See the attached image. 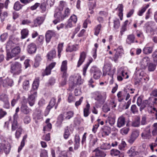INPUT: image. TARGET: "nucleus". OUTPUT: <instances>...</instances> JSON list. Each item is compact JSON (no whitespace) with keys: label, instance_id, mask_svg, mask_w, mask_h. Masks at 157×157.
Here are the masks:
<instances>
[{"label":"nucleus","instance_id":"nucleus-19","mask_svg":"<svg viewBox=\"0 0 157 157\" xmlns=\"http://www.w3.org/2000/svg\"><path fill=\"white\" fill-rule=\"evenodd\" d=\"M141 136L144 139H150L151 137V135L150 129L146 130L143 133H142Z\"/></svg>","mask_w":157,"mask_h":157},{"label":"nucleus","instance_id":"nucleus-40","mask_svg":"<svg viewBox=\"0 0 157 157\" xmlns=\"http://www.w3.org/2000/svg\"><path fill=\"white\" fill-rule=\"evenodd\" d=\"M111 147V145L109 143H103L100 146V148L102 149L106 150L109 149Z\"/></svg>","mask_w":157,"mask_h":157},{"label":"nucleus","instance_id":"nucleus-41","mask_svg":"<svg viewBox=\"0 0 157 157\" xmlns=\"http://www.w3.org/2000/svg\"><path fill=\"white\" fill-rule=\"evenodd\" d=\"M135 147H132L128 151V155L131 157L133 156L136 155V152L135 151Z\"/></svg>","mask_w":157,"mask_h":157},{"label":"nucleus","instance_id":"nucleus-25","mask_svg":"<svg viewBox=\"0 0 157 157\" xmlns=\"http://www.w3.org/2000/svg\"><path fill=\"white\" fill-rule=\"evenodd\" d=\"M48 59L51 60L55 57L56 56V51L55 49L52 50L50 51L47 55Z\"/></svg>","mask_w":157,"mask_h":157},{"label":"nucleus","instance_id":"nucleus-61","mask_svg":"<svg viewBox=\"0 0 157 157\" xmlns=\"http://www.w3.org/2000/svg\"><path fill=\"white\" fill-rule=\"evenodd\" d=\"M40 156V157H48L47 151L45 149H42Z\"/></svg>","mask_w":157,"mask_h":157},{"label":"nucleus","instance_id":"nucleus-50","mask_svg":"<svg viewBox=\"0 0 157 157\" xmlns=\"http://www.w3.org/2000/svg\"><path fill=\"white\" fill-rule=\"evenodd\" d=\"M113 27L116 29H118L120 26V22L119 19L116 18L113 21Z\"/></svg>","mask_w":157,"mask_h":157},{"label":"nucleus","instance_id":"nucleus-8","mask_svg":"<svg viewBox=\"0 0 157 157\" xmlns=\"http://www.w3.org/2000/svg\"><path fill=\"white\" fill-rule=\"evenodd\" d=\"M61 11H59V10L56 9L55 12L56 13H55L54 16L56 18V19L54 20L53 21L54 24H56L58 22L60 21H62L61 20V18L63 17V15H61Z\"/></svg>","mask_w":157,"mask_h":157},{"label":"nucleus","instance_id":"nucleus-51","mask_svg":"<svg viewBox=\"0 0 157 157\" xmlns=\"http://www.w3.org/2000/svg\"><path fill=\"white\" fill-rule=\"evenodd\" d=\"M70 10L68 8L66 9L64 11V14L63 15V17L61 18L62 20H63L64 18L67 17H68L70 15Z\"/></svg>","mask_w":157,"mask_h":157},{"label":"nucleus","instance_id":"nucleus-47","mask_svg":"<svg viewBox=\"0 0 157 157\" xmlns=\"http://www.w3.org/2000/svg\"><path fill=\"white\" fill-rule=\"evenodd\" d=\"M47 3L45 2H42L40 5V8L42 13L45 12L46 10Z\"/></svg>","mask_w":157,"mask_h":157},{"label":"nucleus","instance_id":"nucleus-14","mask_svg":"<svg viewBox=\"0 0 157 157\" xmlns=\"http://www.w3.org/2000/svg\"><path fill=\"white\" fill-rule=\"evenodd\" d=\"M86 57V54L85 52H82L80 53V57L78 61L77 67H79L84 62Z\"/></svg>","mask_w":157,"mask_h":157},{"label":"nucleus","instance_id":"nucleus-9","mask_svg":"<svg viewBox=\"0 0 157 157\" xmlns=\"http://www.w3.org/2000/svg\"><path fill=\"white\" fill-rule=\"evenodd\" d=\"M10 144H6L0 143V152L4 151L6 154H8L10 151Z\"/></svg>","mask_w":157,"mask_h":157},{"label":"nucleus","instance_id":"nucleus-34","mask_svg":"<svg viewBox=\"0 0 157 157\" xmlns=\"http://www.w3.org/2000/svg\"><path fill=\"white\" fill-rule=\"evenodd\" d=\"M90 107V104L88 103L86 105V107L84 109V117H87L89 115Z\"/></svg>","mask_w":157,"mask_h":157},{"label":"nucleus","instance_id":"nucleus-5","mask_svg":"<svg viewBox=\"0 0 157 157\" xmlns=\"http://www.w3.org/2000/svg\"><path fill=\"white\" fill-rule=\"evenodd\" d=\"M37 97V91H33L32 90H31L30 94L29 95L27 98V101L30 106H32L34 105Z\"/></svg>","mask_w":157,"mask_h":157},{"label":"nucleus","instance_id":"nucleus-10","mask_svg":"<svg viewBox=\"0 0 157 157\" xmlns=\"http://www.w3.org/2000/svg\"><path fill=\"white\" fill-rule=\"evenodd\" d=\"M36 46L34 43L29 44L27 48L28 52L29 54H33L35 53L36 50Z\"/></svg>","mask_w":157,"mask_h":157},{"label":"nucleus","instance_id":"nucleus-53","mask_svg":"<svg viewBox=\"0 0 157 157\" xmlns=\"http://www.w3.org/2000/svg\"><path fill=\"white\" fill-rule=\"evenodd\" d=\"M63 43H62L61 44H58V56L59 58H60V53L61 52L62 49L63 48Z\"/></svg>","mask_w":157,"mask_h":157},{"label":"nucleus","instance_id":"nucleus-1","mask_svg":"<svg viewBox=\"0 0 157 157\" xmlns=\"http://www.w3.org/2000/svg\"><path fill=\"white\" fill-rule=\"evenodd\" d=\"M83 82V80L81 79V76L77 74L71 77L69 86L72 88H74L77 85L81 84Z\"/></svg>","mask_w":157,"mask_h":157},{"label":"nucleus","instance_id":"nucleus-2","mask_svg":"<svg viewBox=\"0 0 157 157\" xmlns=\"http://www.w3.org/2000/svg\"><path fill=\"white\" fill-rule=\"evenodd\" d=\"M21 64L18 62H15L11 65L10 72L14 75H18L21 72Z\"/></svg>","mask_w":157,"mask_h":157},{"label":"nucleus","instance_id":"nucleus-29","mask_svg":"<svg viewBox=\"0 0 157 157\" xmlns=\"http://www.w3.org/2000/svg\"><path fill=\"white\" fill-rule=\"evenodd\" d=\"M152 51V48L151 47L146 46L143 49V52L146 54L151 53Z\"/></svg>","mask_w":157,"mask_h":157},{"label":"nucleus","instance_id":"nucleus-26","mask_svg":"<svg viewBox=\"0 0 157 157\" xmlns=\"http://www.w3.org/2000/svg\"><path fill=\"white\" fill-rule=\"evenodd\" d=\"M29 33V30L27 29H24L22 30L21 32V38L25 39L28 35Z\"/></svg>","mask_w":157,"mask_h":157},{"label":"nucleus","instance_id":"nucleus-62","mask_svg":"<svg viewBox=\"0 0 157 157\" xmlns=\"http://www.w3.org/2000/svg\"><path fill=\"white\" fill-rule=\"evenodd\" d=\"M127 24L128 21L126 20L125 21L124 25H123L121 31V35H122L123 32H124L126 30Z\"/></svg>","mask_w":157,"mask_h":157},{"label":"nucleus","instance_id":"nucleus-11","mask_svg":"<svg viewBox=\"0 0 157 157\" xmlns=\"http://www.w3.org/2000/svg\"><path fill=\"white\" fill-rule=\"evenodd\" d=\"M17 119L13 118V121L11 123V130L13 131L15 130L22 128V125L18 123Z\"/></svg>","mask_w":157,"mask_h":157},{"label":"nucleus","instance_id":"nucleus-15","mask_svg":"<svg viewBox=\"0 0 157 157\" xmlns=\"http://www.w3.org/2000/svg\"><path fill=\"white\" fill-rule=\"evenodd\" d=\"M55 35V32L52 30H48L45 35L46 40L47 42H49L52 37Z\"/></svg>","mask_w":157,"mask_h":157},{"label":"nucleus","instance_id":"nucleus-18","mask_svg":"<svg viewBox=\"0 0 157 157\" xmlns=\"http://www.w3.org/2000/svg\"><path fill=\"white\" fill-rule=\"evenodd\" d=\"M106 94L104 93L102 94H99L95 98V100L99 101L101 103H103L106 98Z\"/></svg>","mask_w":157,"mask_h":157},{"label":"nucleus","instance_id":"nucleus-39","mask_svg":"<svg viewBox=\"0 0 157 157\" xmlns=\"http://www.w3.org/2000/svg\"><path fill=\"white\" fill-rule=\"evenodd\" d=\"M70 134L68 129V127L67 126L64 129V134L63 135L64 138L65 139H68Z\"/></svg>","mask_w":157,"mask_h":157},{"label":"nucleus","instance_id":"nucleus-59","mask_svg":"<svg viewBox=\"0 0 157 157\" xmlns=\"http://www.w3.org/2000/svg\"><path fill=\"white\" fill-rule=\"evenodd\" d=\"M52 128V125L51 123H48L47 125L44 127L43 131H49Z\"/></svg>","mask_w":157,"mask_h":157},{"label":"nucleus","instance_id":"nucleus-32","mask_svg":"<svg viewBox=\"0 0 157 157\" xmlns=\"http://www.w3.org/2000/svg\"><path fill=\"white\" fill-rule=\"evenodd\" d=\"M111 128L108 126H105L103 128V134L106 136H109L111 132Z\"/></svg>","mask_w":157,"mask_h":157},{"label":"nucleus","instance_id":"nucleus-54","mask_svg":"<svg viewBox=\"0 0 157 157\" xmlns=\"http://www.w3.org/2000/svg\"><path fill=\"white\" fill-rule=\"evenodd\" d=\"M8 36V34L7 33H2L0 36L1 41L2 42L4 41L7 38Z\"/></svg>","mask_w":157,"mask_h":157},{"label":"nucleus","instance_id":"nucleus-4","mask_svg":"<svg viewBox=\"0 0 157 157\" xmlns=\"http://www.w3.org/2000/svg\"><path fill=\"white\" fill-rule=\"evenodd\" d=\"M21 52V49L18 47H16L12 49L11 51H7V53L6 60H9L10 59L18 55Z\"/></svg>","mask_w":157,"mask_h":157},{"label":"nucleus","instance_id":"nucleus-17","mask_svg":"<svg viewBox=\"0 0 157 157\" xmlns=\"http://www.w3.org/2000/svg\"><path fill=\"white\" fill-rule=\"evenodd\" d=\"M32 111L26 105L22 104L21 107V112L25 114H29Z\"/></svg>","mask_w":157,"mask_h":157},{"label":"nucleus","instance_id":"nucleus-36","mask_svg":"<svg viewBox=\"0 0 157 157\" xmlns=\"http://www.w3.org/2000/svg\"><path fill=\"white\" fill-rule=\"evenodd\" d=\"M78 49L77 46L75 45H69L66 50L67 52H71L73 51H76Z\"/></svg>","mask_w":157,"mask_h":157},{"label":"nucleus","instance_id":"nucleus-43","mask_svg":"<svg viewBox=\"0 0 157 157\" xmlns=\"http://www.w3.org/2000/svg\"><path fill=\"white\" fill-rule=\"evenodd\" d=\"M140 118L137 117L136 118L135 121L132 123V125L135 127H138L139 126L140 124Z\"/></svg>","mask_w":157,"mask_h":157},{"label":"nucleus","instance_id":"nucleus-7","mask_svg":"<svg viewBox=\"0 0 157 157\" xmlns=\"http://www.w3.org/2000/svg\"><path fill=\"white\" fill-rule=\"evenodd\" d=\"M91 72L94 73L93 77L95 79L100 78L101 75V72L99 69L95 67H92L90 70Z\"/></svg>","mask_w":157,"mask_h":157},{"label":"nucleus","instance_id":"nucleus-12","mask_svg":"<svg viewBox=\"0 0 157 157\" xmlns=\"http://www.w3.org/2000/svg\"><path fill=\"white\" fill-rule=\"evenodd\" d=\"M67 61L64 60L62 62L60 67V71L63 73V76H66L67 75Z\"/></svg>","mask_w":157,"mask_h":157},{"label":"nucleus","instance_id":"nucleus-3","mask_svg":"<svg viewBox=\"0 0 157 157\" xmlns=\"http://www.w3.org/2000/svg\"><path fill=\"white\" fill-rule=\"evenodd\" d=\"M112 65L110 63L105 64L103 68V75L105 76L106 75L111 76L112 77L115 73L116 69L113 68V70H111Z\"/></svg>","mask_w":157,"mask_h":157},{"label":"nucleus","instance_id":"nucleus-35","mask_svg":"<svg viewBox=\"0 0 157 157\" xmlns=\"http://www.w3.org/2000/svg\"><path fill=\"white\" fill-rule=\"evenodd\" d=\"M34 115L37 120L40 119L42 117L41 110L40 109L36 110L34 113Z\"/></svg>","mask_w":157,"mask_h":157},{"label":"nucleus","instance_id":"nucleus-16","mask_svg":"<svg viewBox=\"0 0 157 157\" xmlns=\"http://www.w3.org/2000/svg\"><path fill=\"white\" fill-rule=\"evenodd\" d=\"M95 152V155L97 157H105L106 155L105 152L96 148L93 151Z\"/></svg>","mask_w":157,"mask_h":157},{"label":"nucleus","instance_id":"nucleus-48","mask_svg":"<svg viewBox=\"0 0 157 157\" xmlns=\"http://www.w3.org/2000/svg\"><path fill=\"white\" fill-rule=\"evenodd\" d=\"M7 81H9L8 79H3L2 78H0V86L4 87H6Z\"/></svg>","mask_w":157,"mask_h":157},{"label":"nucleus","instance_id":"nucleus-33","mask_svg":"<svg viewBox=\"0 0 157 157\" xmlns=\"http://www.w3.org/2000/svg\"><path fill=\"white\" fill-rule=\"evenodd\" d=\"M23 6L21 5L18 1H17L14 4L13 9L17 11L19 10L22 8Z\"/></svg>","mask_w":157,"mask_h":157},{"label":"nucleus","instance_id":"nucleus-28","mask_svg":"<svg viewBox=\"0 0 157 157\" xmlns=\"http://www.w3.org/2000/svg\"><path fill=\"white\" fill-rule=\"evenodd\" d=\"M93 61V59L91 58L89 59V62L84 65L83 69V75L84 76H85L86 75L87 69L90 64Z\"/></svg>","mask_w":157,"mask_h":157},{"label":"nucleus","instance_id":"nucleus-37","mask_svg":"<svg viewBox=\"0 0 157 157\" xmlns=\"http://www.w3.org/2000/svg\"><path fill=\"white\" fill-rule=\"evenodd\" d=\"M150 99H148V100H144L142 103L141 105L140 108V110L141 111L142 110L144 109L145 107L147 105H149L148 104L149 102Z\"/></svg>","mask_w":157,"mask_h":157},{"label":"nucleus","instance_id":"nucleus-38","mask_svg":"<svg viewBox=\"0 0 157 157\" xmlns=\"http://www.w3.org/2000/svg\"><path fill=\"white\" fill-rule=\"evenodd\" d=\"M109 103L108 104L110 107L112 108H113L116 107L117 103L115 102V100L114 99H111L109 101Z\"/></svg>","mask_w":157,"mask_h":157},{"label":"nucleus","instance_id":"nucleus-13","mask_svg":"<svg viewBox=\"0 0 157 157\" xmlns=\"http://www.w3.org/2000/svg\"><path fill=\"white\" fill-rule=\"evenodd\" d=\"M13 37V36H10V37L9 40L7 43L6 46V53H7V51H10V49H12L14 46V44L12 41Z\"/></svg>","mask_w":157,"mask_h":157},{"label":"nucleus","instance_id":"nucleus-45","mask_svg":"<svg viewBox=\"0 0 157 157\" xmlns=\"http://www.w3.org/2000/svg\"><path fill=\"white\" fill-rule=\"evenodd\" d=\"M98 138L96 136H93L91 137L90 141V144L92 146H94L98 141Z\"/></svg>","mask_w":157,"mask_h":157},{"label":"nucleus","instance_id":"nucleus-64","mask_svg":"<svg viewBox=\"0 0 157 157\" xmlns=\"http://www.w3.org/2000/svg\"><path fill=\"white\" fill-rule=\"evenodd\" d=\"M6 29L13 32H14L16 30V27L14 25H11L10 24L7 25Z\"/></svg>","mask_w":157,"mask_h":157},{"label":"nucleus","instance_id":"nucleus-52","mask_svg":"<svg viewBox=\"0 0 157 157\" xmlns=\"http://www.w3.org/2000/svg\"><path fill=\"white\" fill-rule=\"evenodd\" d=\"M149 5H147L145 7L143 8L141 10H140L138 13V15L140 16L142 15L143 13L146 11V10L148 7Z\"/></svg>","mask_w":157,"mask_h":157},{"label":"nucleus","instance_id":"nucleus-31","mask_svg":"<svg viewBox=\"0 0 157 157\" xmlns=\"http://www.w3.org/2000/svg\"><path fill=\"white\" fill-rule=\"evenodd\" d=\"M0 100L3 102L9 101L8 95L5 93L2 94L0 95Z\"/></svg>","mask_w":157,"mask_h":157},{"label":"nucleus","instance_id":"nucleus-24","mask_svg":"<svg viewBox=\"0 0 157 157\" xmlns=\"http://www.w3.org/2000/svg\"><path fill=\"white\" fill-rule=\"evenodd\" d=\"M39 84V79L38 78H36L34 81L33 84L32 90L33 91H36L38 88Z\"/></svg>","mask_w":157,"mask_h":157},{"label":"nucleus","instance_id":"nucleus-20","mask_svg":"<svg viewBox=\"0 0 157 157\" xmlns=\"http://www.w3.org/2000/svg\"><path fill=\"white\" fill-rule=\"evenodd\" d=\"M125 118L122 116L120 117L117 120V126L119 128H121L125 124Z\"/></svg>","mask_w":157,"mask_h":157},{"label":"nucleus","instance_id":"nucleus-46","mask_svg":"<svg viewBox=\"0 0 157 157\" xmlns=\"http://www.w3.org/2000/svg\"><path fill=\"white\" fill-rule=\"evenodd\" d=\"M74 115V112L72 111H69L67 112L66 114L65 119H70L71 118L73 117Z\"/></svg>","mask_w":157,"mask_h":157},{"label":"nucleus","instance_id":"nucleus-63","mask_svg":"<svg viewBox=\"0 0 157 157\" xmlns=\"http://www.w3.org/2000/svg\"><path fill=\"white\" fill-rule=\"evenodd\" d=\"M101 24L98 25L95 28V32L94 34L95 35L97 36L99 33L100 29L101 28Z\"/></svg>","mask_w":157,"mask_h":157},{"label":"nucleus","instance_id":"nucleus-56","mask_svg":"<svg viewBox=\"0 0 157 157\" xmlns=\"http://www.w3.org/2000/svg\"><path fill=\"white\" fill-rule=\"evenodd\" d=\"M126 145L127 144L125 141L122 140L121 143L118 145V148L120 150H123Z\"/></svg>","mask_w":157,"mask_h":157},{"label":"nucleus","instance_id":"nucleus-27","mask_svg":"<svg viewBox=\"0 0 157 157\" xmlns=\"http://www.w3.org/2000/svg\"><path fill=\"white\" fill-rule=\"evenodd\" d=\"M16 130L15 133V136L16 138L17 139H18L21 136V135L22 134V132H23L24 130L22 127L18 129H17Z\"/></svg>","mask_w":157,"mask_h":157},{"label":"nucleus","instance_id":"nucleus-58","mask_svg":"<svg viewBox=\"0 0 157 157\" xmlns=\"http://www.w3.org/2000/svg\"><path fill=\"white\" fill-rule=\"evenodd\" d=\"M156 65L152 63H150L148 66V70L149 71H154L156 68Z\"/></svg>","mask_w":157,"mask_h":157},{"label":"nucleus","instance_id":"nucleus-57","mask_svg":"<svg viewBox=\"0 0 157 157\" xmlns=\"http://www.w3.org/2000/svg\"><path fill=\"white\" fill-rule=\"evenodd\" d=\"M66 5V2L63 1H61L60 2V4L58 8L56 9L59 10V11H62L63 9V8Z\"/></svg>","mask_w":157,"mask_h":157},{"label":"nucleus","instance_id":"nucleus-49","mask_svg":"<svg viewBox=\"0 0 157 157\" xmlns=\"http://www.w3.org/2000/svg\"><path fill=\"white\" fill-rule=\"evenodd\" d=\"M153 130L152 133L153 136L157 135V123H154L153 125Z\"/></svg>","mask_w":157,"mask_h":157},{"label":"nucleus","instance_id":"nucleus-55","mask_svg":"<svg viewBox=\"0 0 157 157\" xmlns=\"http://www.w3.org/2000/svg\"><path fill=\"white\" fill-rule=\"evenodd\" d=\"M29 86V82L28 80L24 81L23 84V89L26 90H28Z\"/></svg>","mask_w":157,"mask_h":157},{"label":"nucleus","instance_id":"nucleus-44","mask_svg":"<svg viewBox=\"0 0 157 157\" xmlns=\"http://www.w3.org/2000/svg\"><path fill=\"white\" fill-rule=\"evenodd\" d=\"M120 153V151L116 149H113L110 151V154L112 156L118 155Z\"/></svg>","mask_w":157,"mask_h":157},{"label":"nucleus","instance_id":"nucleus-21","mask_svg":"<svg viewBox=\"0 0 157 157\" xmlns=\"http://www.w3.org/2000/svg\"><path fill=\"white\" fill-rule=\"evenodd\" d=\"M43 21L44 19L43 17H37L34 21V26L36 27L40 25L43 22Z\"/></svg>","mask_w":157,"mask_h":157},{"label":"nucleus","instance_id":"nucleus-42","mask_svg":"<svg viewBox=\"0 0 157 157\" xmlns=\"http://www.w3.org/2000/svg\"><path fill=\"white\" fill-rule=\"evenodd\" d=\"M102 111L105 113H107L110 110V109L108 104H104L102 107Z\"/></svg>","mask_w":157,"mask_h":157},{"label":"nucleus","instance_id":"nucleus-23","mask_svg":"<svg viewBox=\"0 0 157 157\" xmlns=\"http://www.w3.org/2000/svg\"><path fill=\"white\" fill-rule=\"evenodd\" d=\"M75 143L74 145V149L75 150H77L79 146V142L80 139L78 135L76 134L74 138Z\"/></svg>","mask_w":157,"mask_h":157},{"label":"nucleus","instance_id":"nucleus-6","mask_svg":"<svg viewBox=\"0 0 157 157\" xmlns=\"http://www.w3.org/2000/svg\"><path fill=\"white\" fill-rule=\"evenodd\" d=\"M77 20V18L75 15H73L71 16L68 20L67 24L66 25L65 28H68L72 27L76 23Z\"/></svg>","mask_w":157,"mask_h":157},{"label":"nucleus","instance_id":"nucleus-22","mask_svg":"<svg viewBox=\"0 0 157 157\" xmlns=\"http://www.w3.org/2000/svg\"><path fill=\"white\" fill-rule=\"evenodd\" d=\"M116 10L118 11V16L120 17L121 20H122L123 10V6L122 4H119L117 8L116 9Z\"/></svg>","mask_w":157,"mask_h":157},{"label":"nucleus","instance_id":"nucleus-60","mask_svg":"<svg viewBox=\"0 0 157 157\" xmlns=\"http://www.w3.org/2000/svg\"><path fill=\"white\" fill-rule=\"evenodd\" d=\"M69 154V152H68L62 151L59 154L58 157H70Z\"/></svg>","mask_w":157,"mask_h":157},{"label":"nucleus","instance_id":"nucleus-30","mask_svg":"<svg viewBox=\"0 0 157 157\" xmlns=\"http://www.w3.org/2000/svg\"><path fill=\"white\" fill-rule=\"evenodd\" d=\"M27 137V134L24 136L23 137V139L21 141V145L20 146L18 147V151L19 152L22 149V147L24 146L25 144V141L26 140Z\"/></svg>","mask_w":157,"mask_h":157}]
</instances>
